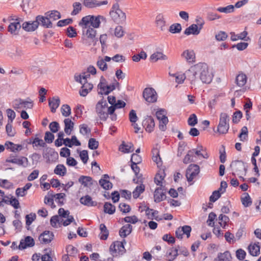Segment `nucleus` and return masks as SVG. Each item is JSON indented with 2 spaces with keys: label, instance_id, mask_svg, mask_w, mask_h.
<instances>
[{
  "label": "nucleus",
  "instance_id": "obj_18",
  "mask_svg": "<svg viewBox=\"0 0 261 261\" xmlns=\"http://www.w3.org/2000/svg\"><path fill=\"white\" fill-rule=\"evenodd\" d=\"M60 104V99L58 96L53 97L51 99L48 100V105L50 108L51 112L54 113L56 109L59 107Z\"/></svg>",
  "mask_w": 261,
  "mask_h": 261
},
{
  "label": "nucleus",
  "instance_id": "obj_54",
  "mask_svg": "<svg viewBox=\"0 0 261 261\" xmlns=\"http://www.w3.org/2000/svg\"><path fill=\"white\" fill-rule=\"evenodd\" d=\"M96 0H84L83 5L88 8H93L97 7Z\"/></svg>",
  "mask_w": 261,
  "mask_h": 261
},
{
  "label": "nucleus",
  "instance_id": "obj_13",
  "mask_svg": "<svg viewBox=\"0 0 261 261\" xmlns=\"http://www.w3.org/2000/svg\"><path fill=\"white\" fill-rule=\"evenodd\" d=\"M164 187H158L155 189L154 192V201L159 203L166 199L165 192H164Z\"/></svg>",
  "mask_w": 261,
  "mask_h": 261
},
{
  "label": "nucleus",
  "instance_id": "obj_33",
  "mask_svg": "<svg viewBox=\"0 0 261 261\" xmlns=\"http://www.w3.org/2000/svg\"><path fill=\"white\" fill-rule=\"evenodd\" d=\"M108 107V104L106 100L102 99L101 100L99 101L96 106V112L100 114V117L102 116V112H104L102 111V109H105Z\"/></svg>",
  "mask_w": 261,
  "mask_h": 261
},
{
  "label": "nucleus",
  "instance_id": "obj_52",
  "mask_svg": "<svg viewBox=\"0 0 261 261\" xmlns=\"http://www.w3.org/2000/svg\"><path fill=\"white\" fill-rule=\"evenodd\" d=\"M61 112L63 116L68 117L71 114V108L68 105L64 104L61 108Z\"/></svg>",
  "mask_w": 261,
  "mask_h": 261
},
{
  "label": "nucleus",
  "instance_id": "obj_57",
  "mask_svg": "<svg viewBox=\"0 0 261 261\" xmlns=\"http://www.w3.org/2000/svg\"><path fill=\"white\" fill-rule=\"evenodd\" d=\"M243 116L242 112L238 110L234 112L232 115V122L234 123H238Z\"/></svg>",
  "mask_w": 261,
  "mask_h": 261
},
{
  "label": "nucleus",
  "instance_id": "obj_9",
  "mask_svg": "<svg viewBox=\"0 0 261 261\" xmlns=\"http://www.w3.org/2000/svg\"><path fill=\"white\" fill-rule=\"evenodd\" d=\"M230 167L233 168V170L234 172L232 173L233 176L236 175L235 172L239 175L241 174L243 171H244L245 173L247 171V168L245 166V163L242 161L236 160L232 161L230 164Z\"/></svg>",
  "mask_w": 261,
  "mask_h": 261
},
{
  "label": "nucleus",
  "instance_id": "obj_26",
  "mask_svg": "<svg viewBox=\"0 0 261 261\" xmlns=\"http://www.w3.org/2000/svg\"><path fill=\"white\" fill-rule=\"evenodd\" d=\"M119 149L120 151L123 153H129L133 151V144L131 143H129L128 144H126L124 141L122 142L121 144L120 145L119 147Z\"/></svg>",
  "mask_w": 261,
  "mask_h": 261
},
{
  "label": "nucleus",
  "instance_id": "obj_38",
  "mask_svg": "<svg viewBox=\"0 0 261 261\" xmlns=\"http://www.w3.org/2000/svg\"><path fill=\"white\" fill-rule=\"evenodd\" d=\"M67 172L66 167L63 164L58 165L54 169V173L58 175L63 176Z\"/></svg>",
  "mask_w": 261,
  "mask_h": 261
},
{
  "label": "nucleus",
  "instance_id": "obj_24",
  "mask_svg": "<svg viewBox=\"0 0 261 261\" xmlns=\"http://www.w3.org/2000/svg\"><path fill=\"white\" fill-rule=\"evenodd\" d=\"M259 243H255L253 245H250L248 246V250L250 254L254 256H256L259 254L260 253V247Z\"/></svg>",
  "mask_w": 261,
  "mask_h": 261
},
{
  "label": "nucleus",
  "instance_id": "obj_31",
  "mask_svg": "<svg viewBox=\"0 0 261 261\" xmlns=\"http://www.w3.org/2000/svg\"><path fill=\"white\" fill-rule=\"evenodd\" d=\"M152 160L156 163L158 166L161 165L162 162L160 156V151L157 148H153L152 150Z\"/></svg>",
  "mask_w": 261,
  "mask_h": 261
},
{
  "label": "nucleus",
  "instance_id": "obj_59",
  "mask_svg": "<svg viewBox=\"0 0 261 261\" xmlns=\"http://www.w3.org/2000/svg\"><path fill=\"white\" fill-rule=\"evenodd\" d=\"M66 35L69 38H74L76 36L77 32L76 29L72 26H69L66 31Z\"/></svg>",
  "mask_w": 261,
  "mask_h": 261
},
{
  "label": "nucleus",
  "instance_id": "obj_8",
  "mask_svg": "<svg viewBox=\"0 0 261 261\" xmlns=\"http://www.w3.org/2000/svg\"><path fill=\"white\" fill-rule=\"evenodd\" d=\"M229 116L225 113H221L220 115L219 123L217 130H220V129L228 130L229 128Z\"/></svg>",
  "mask_w": 261,
  "mask_h": 261
},
{
  "label": "nucleus",
  "instance_id": "obj_49",
  "mask_svg": "<svg viewBox=\"0 0 261 261\" xmlns=\"http://www.w3.org/2000/svg\"><path fill=\"white\" fill-rule=\"evenodd\" d=\"M64 130H73L74 122L69 118H66L64 120Z\"/></svg>",
  "mask_w": 261,
  "mask_h": 261
},
{
  "label": "nucleus",
  "instance_id": "obj_12",
  "mask_svg": "<svg viewBox=\"0 0 261 261\" xmlns=\"http://www.w3.org/2000/svg\"><path fill=\"white\" fill-rule=\"evenodd\" d=\"M54 234L53 232L48 230H45L39 237L41 243L48 244L54 239Z\"/></svg>",
  "mask_w": 261,
  "mask_h": 261
},
{
  "label": "nucleus",
  "instance_id": "obj_29",
  "mask_svg": "<svg viewBox=\"0 0 261 261\" xmlns=\"http://www.w3.org/2000/svg\"><path fill=\"white\" fill-rule=\"evenodd\" d=\"M100 233L99 234L100 239L101 240H106L109 236V232L106 226L104 224H101L99 226Z\"/></svg>",
  "mask_w": 261,
  "mask_h": 261
},
{
  "label": "nucleus",
  "instance_id": "obj_28",
  "mask_svg": "<svg viewBox=\"0 0 261 261\" xmlns=\"http://www.w3.org/2000/svg\"><path fill=\"white\" fill-rule=\"evenodd\" d=\"M91 15H89L83 17L81 21L79 22V25L82 27V30L87 29L89 26V24H91Z\"/></svg>",
  "mask_w": 261,
  "mask_h": 261
},
{
  "label": "nucleus",
  "instance_id": "obj_64",
  "mask_svg": "<svg viewBox=\"0 0 261 261\" xmlns=\"http://www.w3.org/2000/svg\"><path fill=\"white\" fill-rule=\"evenodd\" d=\"M188 124L191 126H194L197 123V118L195 114H191L188 120Z\"/></svg>",
  "mask_w": 261,
  "mask_h": 261
},
{
  "label": "nucleus",
  "instance_id": "obj_63",
  "mask_svg": "<svg viewBox=\"0 0 261 261\" xmlns=\"http://www.w3.org/2000/svg\"><path fill=\"white\" fill-rule=\"evenodd\" d=\"M97 66L101 71H106L108 68L107 64L105 62L103 59H99L96 63Z\"/></svg>",
  "mask_w": 261,
  "mask_h": 261
},
{
  "label": "nucleus",
  "instance_id": "obj_11",
  "mask_svg": "<svg viewBox=\"0 0 261 261\" xmlns=\"http://www.w3.org/2000/svg\"><path fill=\"white\" fill-rule=\"evenodd\" d=\"M34 245L35 241L34 239L30 236H27L24 240H21L18 248L20 250H23L28 247H32Z\"/></svg>",
  "mask_w": 261,
  "mask_h": 261
},
{
  "label": "nucleus",
  "instance_id": "obj_43",
  "mask_svg": "<svg viewBox=\"0 0 261 261\" xmlns=\"http://www.w3.org/2000/svg\"><path fill=\"white\" fill-rule=\"evenodd\" d=\"M99 17L100 16H99L98 15H91V26L93 27L92 28H98L100 27L101 21L99 20Z\"/></svg>",
  "mask_w": 261,
  "mask_h": 261
},
{
  "label": "nucleus",
  "instance_id": "obj_7",
  "mask_svg": "<svg viewBox=\"0 0 261 261\" xmlns=\"http://www.w3.org/2000/svg\"><path fill=\"white\" fill-rule=\"evenodd\" d=\"M200 172V168L198 165L191 164L186 170V176L189 182L192 181L194 178Z\"/></svg>",
  "mask_w": 261,
  "mask_h": 261
},
{
  "label": "nucleus",
  "instance_id": "obj_17",
  "mask_svg": "<svg viewBox=\"0 0 261 261\" xmlns=\"http://www.w3.org/2000/svg\"><path fill=\"white\" fill-rule=\"evenodd\" d=\"M22 28L26 32H34L37 29V22L35 21H28L24 22L22 25Z\"/></svg>",
  "mask_w": 261,
  "mask_h": 261
},
{
  "label": "nucleus",
  "instance_id": "obj_47",
  "mask_svg": "<svg viewBox=\"0 0 261 261\" xmlns=\"http://www.w3.org/2000/svg\"><path fill=\"white\" fill-rule=\"evenodd\" d=\"M218 220L219 221V223L220 226L223 228H225L226 225H227V223L229 221V218L228 217L223 215V214H220L219 216Z\"/></svg>",
  "mask_w": 261,
  "mask_h": 261
},
{
  "label": "nucleus",
  "instance_id": "obj_46",
  "mask_svg": "<svg viewBox=\"0 0 261 261\" xmlns=\"http://www.w3.org/2000/svg\"><path fill=\"white\" fill-rule=\"evenodd\" d=\"M73 10L71 12V15L72 16L76 15L82 10V6L80 2H74L72 4Z\"/></svg>",
  "mask_w": 261,
  "mask_h": 261
},
{
  "label": "nucleus",
  "instance_id": "obj_51",
  "mask_svg": "<svg viewBox=\"0 0 261 261\" xmlns=\"http://www.w3.org/2000/svg\"><path fill=\"white\" fill-rule=\"evenodd\" d=\"M217 10L221 13H229L234 11V6L232 5H229L225 7L218 8Z\"/></svg>",
  "mask_w": 261,
  "mask_h": 261
},
{
  "label": "nucleus",
  "instance_id": "obj_30",
  "mask_svg": "<svg viewBox=\"0 0 261 261\" xmlns=\"http://www.w3.org/2000/svg\"><path fill=\"white\" fill-rule=\"evenodd\" d=\"M116 89V86L114 84H111L110 85H107L105 87H102L101 88V91L98 92L99 94H105L106 95H108L113 90Z\"/></svg>",
  "mask_w": 261,
  "mask_h": 261
},
{
  "label": "nucleus",
  "instance_id": "obj_10",
  "mask_svg": "<svg viewBox=\"0 0 261 261\" xmlns=\"http://www.w3.org/2000/svg\"><path fill=\"white\" fill-rule=\"evenodd\" d=\"M35 21L36 23L37 22L38 28L39 25H41L45 28H51L53 27V23L47 16L41 15H37L35 17Z\"/></svg>",
  "mask_w": 261,
  "mask_h": 261
},
{
  "label": "nucleus",
  "instance_id": "obj_4",
  "mask_svg": "<svg viewBox=\"0 0 261 261\" xmlns=\"http://www.w3.org/2000/svg\"><path fill=\"white\" fill-rule=\"evenodd\" d=\"M109 250L113 257L117 256L118 255H122L126 252L123 243L118 241L113 242L110 246Z\"/></svg>",
  "mask_w": 261,
  "mask_h": 261
},
{
  "label": "nucleus",
  "instance_id": "obj_58",
  "mask_svg": "<svg viewBox=\"0 0 261 261\" xmlns=\"http://www.w3.org/2000/svg\"><path fill=\"white\" fill-rule=\"evenodd\" d=\"M187 78L191 81V84H193L198 74H195L191 71V68L186 72Z\"/></svg>",
  "mask_w": 261,
  "mask_h": 261
},
{
  "label": "nucleus",
  "instance_id": "obj_36",
  "mask_svg": "<svg viewBox=\"0 0 261 261\" xmlns=\"http://www.w3.org/2000/svg\"><path fill=\"white\" fill-rule=\"evenodd\" d=\"M92 178L90 176H87L84 175H82L79 178V182H80L82 185H83L84 187H87L89 186L92 185Z\"/></svg>",
  "mask_w": 261,
  "mask_h": 261
},
{
  "label": "nucleus",
  "instance_id": "obj_44",
  "mask_svg": "<svg viewBox=\"0 0 261 261\" xmlns=\"http://www.w3.org/2000/svg\"><path fill=\"white\" fill-rule=\"evenodd\" d=\"M99 185L105 190H109L112 188L113 184L106 179H100L99 180Z\"/></svg>",
  "mask_w": 261,
  "mask_h": 261
},
{
  "label": "nucleus",
  "instance_id": "obj_53",
  "mask_svg": "<svg viewBox=\"0 0 261 261\" xmlns=\"http://www.w3.org/2000/svg\"><path fill=\"white\" fill-rule=\"evenodd\" d=\"M147 58L146 53L142 51L138 54L135 55L133 56L132 59L134 62H139L141 59H146Z\"/></svg>",
  "mask_w": 261,
  "mask_h": 261
},
{
  "label": "nucleus",
  "instance_id": "obj_37",
  "mask_svg": "<svg viewBox=\"0 0 261 261\" xmlns=\"http://www.w3.org/2000/svg\"><path fill=\"white\" fill-rule=\"evenodd\" d=\"M116 207L112 203L106 202L103 205V211L105 213L112 215L115 212Z\"/></svg>",
  "mask_w": 261,
  "mask_h": 261
},
{
  "label": "nucleus",
  "instance_id": "obj_16",
  "mask_svg": "<svg viewBox=\"0 0 261 261\" xmlns=\"http://www.w3.org/2000/svg\"><path fill=\"white\" fill-rule=\"evenodd\" d=\"M142 126L145 130H153L155 126L153 118L151 116H147L142 122Z\"/></svg>",
  "mask_w": 261,
  "mask_h": 261
},
{
  "label": "nucleus",
  "instance_id": "obj_22",
  "mask_svg": "<svg viewBox=\"0 0 261 261\" xmlns=\"http://www.w3.org/2000/svg\"><path fill=\"white\" fill-rule=\"evenodd\" d=\"M132 226L127 224L123 226L119 230V235L122 238H125L129 235L132 231Z\"/></svg>",
  "mask_w": 261,
  "mask_h": 261
},
{
  "label": "nucleus",
  "instance_id": "obj_62",
  "mask_svg": "<svg viewBox=\"0 0 261 261\" xmlns=\"http://www.w3.org/2000/svg\"><path fill=\"white\" fill-rule=\"evenodd\" d=\"M120 211L123 213H128L130 211V206L125 203H120L118 206Z\"/></svg>",
  "mask_w": 261,
  "mask_h": 261
},
{
  "label": "nucleus",
  "instance_id": "obj_15",
  "mask_svg": "<svg viewBox=\"0 0 261 261\" xmlns=\"http://www.w3.org/2000/svg\"><path fill=\"white\" fill-rule=\"evenodd\" d=\"M19 20V18H16L15 21L10 23L8 27V31L12 35H18L19 31L22 27Z\"/></svg>",
  "mask_w": 261,
  "mask_h": 261
},
{
  "label": "nucleus",
  "instance_id": "obj_50",
  "mask_svg": "<svg viewBox=\"0 0 261 261\" xmlns=\"http://www.w3.org/2000/svg\"><path fill=\"white\" fill-rule=\"evenodd\" d=\"M116 108L114 105H112L111 106L108 108V112H102V116H100L101 119L106 120L109 115H112L115 113V111L116 110Z\"/></svg>",
  "mask_w": 261,
  "mask_h": 261
},
{
  "label": "nucleus",
  "instance_id": "obj_32",
  "mask_svg": "<svg viewBox=\"0 0 261 261\" xmlns=\"http://www.w3.org/2000/svg\"><path fill=\"white\" fill-rule=\"evenodd\" d=\"M236 82L238 86L241 87H243L246 84L247 82L246 75L243 73L239 74L236 76Z\"/></svg>",
  "mask_w": 261,
  "mask_h": 261
},
{
  "label": "nucleus",
  "instance_id": "obj_2",
  "mask_svg": "<svg viewBox=\"0 0 261 261\" xmlns=\"http://www.w3.org/2000/svg\"><path fill=\"white\" fill-rule=\"evenodd\" d=\"M110 15L114 21L118 24L123 23L126 20L125 14L119 9V5L118 3H115L113 5L110 12Z\"/></svg>",
  "mask_w": 261,
  "mask_h": 261
},
{
  "label": "nucleus",
  "instance_id": "obj_60",
  "mask_svg": "<svg viewBox=\"0 0 261 261\" xmlns=\"http://www.w3.org/2000/svg\"><path fill=\"white\" fill-rule=\"evenodd\" d=\"M73 22V20L71 18L64 19L62 20H59L57 23V25L59 27H63L64 26H66L67 25H68L69 24H71Z\"/></svg>",
  "mask_w": 261,
  "mask_h": 261
},
{
  "label": "nucleus",
  "instance_id": "obj_20",
  "mask_svg": "<svg viewBox=\"0 0 261 261\" xmlns=\"http://www.w3.org/2000/svg\"><path fill=\"white\" fill-rule=\"evenodd\" d=\"M80 202L87 206H95L97 205V202L93 201L92 198L88 195L83 196L80 198Z\"/></svg>",
  "mask_w": 261,
  "mask_h": 261
},
{
  "label": "nucleus",
  "instance_id": "obj_14",
  "mask_svg": "<svg viewBox=\"0 0 261 261\" xmlns=\"http://www.w3.org/2000/svg\"><path fill=\"white\" fill-rule=\"evenodd\" d=\"M203 24V23H201L199 25V28H198L197 24H192L185 30L184 34L186 35H190L191 34L197 35L200 33Z\"/></svg>",
  "mask_w": 261,
  "mask_h": 261
},
{
  "label": "nucleus",
  "instance_id": "obj_25",
  "mask_svg": "<svg viewBox=\"0 0 261 261\" xmlns=\"http://www.w3.org/2000/svg\"><path fill=\"white\" fill-rule=\"evenodd\" d=\"M32 184L30 182L27 183L23 188L16 189L15 194L17 196H24L27 194V191L32 187Z\"/></svg>",
  "mask_w": 261,
  "mask_h": 261
},
{
  "label": "nucleus",
  "instance_id": "obj_40",
  "mask_svg": "<svg viewBox=\"0 0 261 261\" xmlns=\"http://www.w3.org/2000/svg\"><path fill=\"white\" fill-rule=\"evenodd\" d=\"M244 196L241 197V202L245 207H248L252 204V200L248 193H244Z\"/></svg>",
  "mask_w": 261,
  "mask_h": 261
},
{
  "label": "nucleus",
  "instance_id": "obj_5",
  "mask_svg": "<svg viewBox=\"0 0 261 261\" xmlns=\"http://www.w3.org/2000/svg\"><path fill=\"white\" fill-rule=\"evenodd\" d=\"M166 112L164 109H161L156 111L155 115L159 121V128L161 130H165L168 118L166 116Z\"/></svg>",
  "mask_w": 261,
  "mask_h": 261
},
{
  "label": "nucleus",
  "instance_id": "obj_45",
  "mask_svg": "<svg viewBox=\"0 0 261 261\" xmlns=\"http://www.w3.org/2000/svg\"><path fill=\"white\" fill-rule=\"evenodd\" d=\"M66 195L65 193H61L56 194L55 197L56 201L59 206H62L64 204V200H65Z\"/></svg>",
  "mask_w": 261,
  "mask_h": 261
},
{
  "label": "nucleus",
  "instance_id": "obj_27",
  "mask_svg": "<svg viewBox=\"0 0 261 261\" xmlns=\"http://www.w3.org/2000/svg\"><path fill=\"white\" fill-rule=\"evenodd\" d=\"M181 57L184 58L189 62H194L195 53L192 50H186L182 53Z\"/></svg>",
  "mask_w": 261,
  "mask_h": 261
},
{
  "label": "nucleus",
  "instance_id": "obj_6",
  "mask_svg": "<svg viewBox=\"0 0 261 261\" xmlns=\"http://www.w3.org/2000/svg\"><path fill=\"white\" fill-rule=\"evenodd\" d=\"M143 97L147 102L153 103L156 101L158 95L153 88H146L143 90Z\"/></svg>",
  "mask_w": 261,
  "mask_h": 261
},
{
  "label": "nucleus",
  "instance_id": "obj_35",
  "mask_svg": "<svg viewBox=\"0 0 261 261\" xmlns=\"http://www.w3.org/2000/svg\"><path fill=\"white\" fill-rule=\"evenodd\" d=\"M218 261H231V255L229 251H226L224 253H219L218 254Z\"/></svg>",
  "mask_w": 261,
  "mask_h": 261
},
{
  "label": "nucleus",
  "instance_id": "obj_61",
  "mask_svg": "<svg viewBox=\"0 0 261 261\" xmlns=\"http://www.w3.org/2000/svg\"><path fill=\"white\" fill-rule=\"evenodd\" d=\"M30 143L35 145V146H44L45 144L43 141L38 137H36L34 139H30Z\"/></svg>",
  "mask_w": 261,
  "mask_h": 261
},
{
  "label": "nucleus",
  "instance_id": "obj_39",
  "mask_svg": "<svg viewBox=\"0 0 261 261\" xmlns=\"http://www.w3.org/2000/svg\"><path fill=\"white\" fill-rule=\"evenodd\" d=\"M145 191V186L143 184H140L137 186L133 192V197L137 199L139 197L140 194L144 192Z\"/></svg>",
  "mask_w": 261,
  "mask_h": 261
},
{
  "label": "nucleus",
  "instance_id": "obj_34",
  "mask_svg": "<svg viewBox=\"0 0 261 261\" xmlns=\"http://www.w3.org/2000/svg\"><path fill=\"white\" fill-rule=\"evenodd\" d=\"M167 59V57L162 53L156 51L152 54L150 57V60L153 62H156L159 60H165Z\"/></svg>",
  "mask_w": 261,
  "mask_h": 261
},
{
  "label": "nucleus",
  "instance_id": "obj_21",
  "mask_svg": "<svg viewBox=\"0 0 261 261\" xmlns=\"http://www.w3.org/2000/svg\"><path fill=\"white\" fill-rule=\"evenodd\" d=\"M155 23L157 27L163 31L166 30V21L162 14H158L155 18Z\"/></svg>",
  "mask_w": 261,
  "mask_h": 261
},
{
  "label": "nucleus",
  "instance_id": "obj_55",
  "mask_svg": "<svg viewBox=\"0 0 261 261\" xmlns=\"http://www.w3.org/2000/svg\"><path fill=\"white\" fill-rule=\"evenodd\" d=\"M228 37V35L225 32L220 31L218 34L215 35V39L218 41H224Z\"/></svg>",
  "mask_w": 261,
  "mask_h": 261
},
{
  "label": "nucleus",
  "instance_id": "obj_1",
  "mask_svg": "<svg viewBox=\"0 0 261 261\" xmlns=\"http://www.w3.org/2000/svg\"><path fill=\"white\" fill-rule=\"evenodd\" d=\"M191 71L198 74L203 83L209 84L213 79V76L208 71L207 65L205 63H199L191 67Z\"/></svg>",
  "mask_w": 261,
  "mask_h": 261
},
{
  "label": "nucleus",
  "instance_id": "obj_19",
  "mask_svg": "<svg viewBox=\"0 0 261 261\" xmlns=\"http://www.w3.org/2000/svg\"><path fill=\"white\" fill-rule=\"evenodd\" d=\"M6 162L16 164L24 167H27L28 165V160L27 158L24 156H22L19 159L14 158L12 159H7Z\"/></svg>",
  "mask_w": 261,
  "mask_h": 261
},
{
  "label": "nucleus",
  "instance_id": "obj_48",
  "mask_svg": "<svg viewBox=\"0 0 261 261\" xmlns=\"http://www.w3.org/2000/svg\"><path fill=\"white\" fill-rule=\"evenodd\" d=\"M195 149H193L188 151V153L185 156L183 162L185 164H188L190 162H194L193 160V155L194 153Z\"/></svg>",
  "mask_w": 261,
  "mask_h": 261
},
{
  "label": "nucleus",
  "instance_id": "obj_23",
  "mask_svg": "<svg viewBox=\"0 0 261 261\" xmlns=\"http://www.w3.org/2000/svg\"><path fill=\"white\" fill-rule=\"evenodd\" d=\"M5 146L7 149H10L12 152H16L20 151L22 149V146L19 144H15L10 141H6Z\"/></svg>",
  "mask_w": 261,
  "mask_h": 261
},
{
  "label": "nucleus",
  "instance_id": "obj_41",
  "mask_svg": "<svg viewBox=\"0 0 261 261\" xmlns=\"http://www.w3.org/2000/svg\"><path fill=\"white\" fill-rule=\"evenodd\" d=\"M20 103H22L23 108L25 109H32L34 106L33 101L30 98L28 97L26 100L19 98Z\"/></svg>",
  "mask_w": 261,
  "mask_h": 261
},
{
  "label": "nucleus",
  "instance_id": "obj_42",
  "mask_svg": "<svg viewBox=\"0 0 261 261\" xmlns=\"http://www.w3.org/2000/svg\"><path fill=\"white\" fill-rule=\"evenodd\" d=\"M181 30V24L178 23H175L170 25L169 31L172 34H177L180 33Z\"/></svg>",
  "mask_w": 261,
  "mask_h": 261
},
{
  "label": "nucleus",
  "instance_id": "obj_56",
  "mask_svg": "<svg viewBox=\"0 0 261 261\" xmlns=\"http://www.w3.org/2000/svg\"><path fill=\"white\" fill-rule=\"evenodd\" d=\"M99 146L98 141L94 138H90L88 141V147L91 150H94L98 148Z\"/></svg>",
  "mask_w": 261,
  "mask_h": 261
},
{
  "label": "nucleus",
  "instance_id": "obj_3",
  "mask_svg": "<svg viewBox=\"0 0 261 261\" xmlns=\"http://www.w3.org/2000/svg\"><path fill=\"white\" fill-rule=\"evenodd\" d=\"M97 31L89 26L87 29L82 30L81 42L86 45L90 46L92 44L94 36H96Z\"/></svg>",
  "mask_w": 261,
  "mask_h": 261
}]
</instances>
